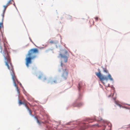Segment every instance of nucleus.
I'll list each match as a JSON object with an SVG mask.
<instances>
[{
    "mask_svg": "<svg viewBox=\"0 0 130 130\" xmlns=\"http://www.w3.org/2000/svg\"><path fill=\"white\" fill-rule=\"evenodd\" d=\"M0 35V52L2 54L4 59L5 62L11 73H14V71L11 62V59L7 47V42L6 39H3V42H1Z\"/></svg>",
    "mask_w": 130,
    "mask_h": 130,
    "instance_id": "f257e3e1",
    "label": "nucleus"
},
{
    "mask_svg": "<svg viewBox=\"0 0 130 130\" xmlns=\"http://www.w3.org/2000/svg\"><path fill=\"white\" fill-rule=\"evenodd\" d=\"M38 52V50L36 48H32L29 50L25 59V64L27 67H28L30 64L32 63V60L36 58V54Z\"/></svg>",
    "mask_w": 130,
    "mask_h": 130,
    "instance_id": "f03ea898",
    "label": "nucleus"
},
{
    "mask_svg": "<svg viewBox=\"0 0 130 130\" xmlns=\"http://www.w3.org/2000/svg\"><path fill=\"white\" fill-rule=\"evenodd\" d=\"M96 75L100 79V81L103 84L106 86H109L110 85L109 83L107 84H106V83L107 82L109 79L111 81L113 80L111 75L109 74L108 76L103 75H102V74H96Z\"/></svg>",
    "mask_w": 130,
    "mask_h": 130,
    "instance_id": "7ed1b4c3",
    "label": "nucleus"
},
{
    "mask_svg": "<svg viewBox=\"0 0 130 130\" xmlns=\"http://www.w3.org/2000/svg\"><path fill=\"white\" fill-rule=\"evenodd\" d=\"M67 52H65V54H66V55H63L62 54H60V55L61 58L64 59V62H67L68 60V55H67Z\"/></svg>",
    "mask_w": 130,
    "mask_h": 130,
    "instance_id": "20e7f679",
    "label": "nucleus"
},
{
    "mask_svg": "<svg viewBox=\"0 0 130 130\" xmlns=\"http://www.w3.org/2000/svg\"><path fill=\"white\" fill-rule=\"evenodd\" d=\"M12 78L13 81V82L15 81V80H16V78L14 74H12Z\"/></svg>",
    "mask_w": 130,
    "mask_h": 130,
    "instance_id": "39448f33",
    "label": "nucleus"
},
{
    "mask_svg": "<svg viewBox=\"0 0 130 130\" xmlns=\"http://www.w3.org/2000/svg\"><path fill=\"white\" fill-rule=\"evenodd\" d=\"M68 76V74H63L62 75V77L63 78L66 79Z\"/></svg>",
    "mask_w": 130,
    "mask_h": 130,
    "instance_id": "423d86ee",
    "label": "nucleus"
},
{
    "mask_svg": "<svg viewBox=\"0 0 130 130\" xmlns=\"http://www.w3.org/2000/svg\"><path fill=\"white\" fill-rule=\"evenodd\" d=\"M27 109L29 111V113L30 115L32 116H33V115L32 114L31 111L28 107H27Z\"/></svg>",
    "mask_w": 130,
    "mask_h": 130,
    "instance_id": "0eeeda50",
    "label": "nucleus"
},
{
    "mask_svg": "<svg viewBox=\"0 0 130 130\" xmlns=\"http://www.w3.org/2000/svg\"><path fill=\"white\" fill-rule=\"evenodd\" d=\"M12 2H14L13 0H10L7 3V4L9 6L12 4Z\"/></svg>",
    "mask_w": 130,
    "mask_h": 130,
    "instance_id": "6e6552de",
    "label": "nucleus"
},
{
    "mask_svg": "<svg viewBox=\"0 0 130 130\" xmlns=\"http://www.w3.org/2000/svg\"><path fill=\"white\" fill-rule=\"evenodd\" d=\"M57 42V41H54L53 40H51L49 42L51 44L56 43Z\"/></svg>",
    "mask_w": 130,
    "mask_h": 130,
    "instance_id": "1a4fd4ad",
    "label": "nucleus"
},
{
    "mask_svg": "<svg viewBox=\"0 0 130 130\" xmlns=\"http://www.w3.org/2000/svg\"><path fill=\"white\" fill-rule=\"evenodd\" d=\"M82 105V104L81 103H80L78 104L77 105H75L74 104H73V106H74L79 107V106H80Z\"/></svg>",
    "mask_w": 130,
    "mask_h": 130,
    "instance_id": "9d476101",
    "label": "nucleus"
},
{
    "mask_svg": "<svg viewBox=\"0 0 130 130\" xmlns=\"http://www.w3.org/2000/svg\"><path fill=\"white\" fill-rule=\"evenodd\" d=\"M103 71L104 72L107 73L108 72V71L107 69L106 68H104L103 69Z\"/></svg>",
    "mask_w": 130,
    "mask_h": 130,
    "instance_id": "9b49d317",
    "label": "nucleus"
},
{
    "mask_svg": "<svg viewBox=\"0 0 130 130\" xmlns=\"http://www.w3.org/2000/svg\"><path fill=\"white\" fill-rule=\"evenodd\" d=\"M19 105H20L22 104H24V103L22 102L21 100H19Z\"/></svg>",
    "mask_w": 130,
    "mask_h": 130,
    "instance_id": "f8f14e48",
    "label": "nucleus"
},
{
    "mask_svg": "<svg viewBox=\"0 0 130 130\" xmlns=\"http://www.w3.org/2000/svg\"><path fill=\"white\" fill-rule=\"evenodd\" d=\"M63 73H67L68 72V71L66 69L63 70Z\"/></svg>",
    "mask_w": 130,
    "mask_h": 130,
    "instance_id": "ddd939ff",
    "label": "nucleus"
},
{
    "mask_svg": "<svg viewBox=\"0 0 130 130\" xmlns=\"http://www.w3.org/2000/svg\"><path fill=\"white\" fill-rule=\"evenodd\" d=\"M35 118L37 120V122L39 124H40L41 122L39 121V120L36 117H35Z\"/></svg>",
    "mask_w": 130,
    "mask_h": 130,
    "instance_id": "4468645a",
    "label": "nucleus"
},
{
    "mask_svg": "<svg viewBox=\"0 0 130 130\" xmlns=\"http://www.w3.org/2000/svg\"><path fill=\"white\" fill-rule=\"evenodd\" d=\"M3 23H0V30L1 28L3 27Z\"/></svg>",
    "mask_w": 130,
    "mask_h": 130,
    "instance_id": "2eb2a0df",
    "label": "nucleus"
},
{
    "mask_svg": "<svg viewBox=\"0 0 130 130\" xmlns=\"http://www.w3.org/2000/svg\"><path fill=\"white\" fill-rule=\"evenodd\" d=\"M13 83H14V86L16 88H17V87H18L17 86V85L15 83V81H14L13 82Z\"/></svg>",
    "mask_w": 130,
    "mask_h": 130,
    "instance_id": "dca6fc26",
    "label": "nucleus"
},
{
    "mask_svg": "<svg viewBox=\"0 0 130 130\" xmlns=\"http://www.w3.org/2000/svg\"><path fill=\"white\" fill-rule=\"evenodd\" d=\"M17 88V91L18 93V94H19L20 93V91H19V90L18 89V87H17V88Z\"/></svg>",
    "mask_w": 130,
    "mask_h": 130,
    "instance_id": "f3484780",
    "label": "nucleus"
},
{
    "mask_svg": "<svg viewBox=\"0 0 130 130\" xmlns=\"http://www.w3.org/2000/svg\"><path fill=\"white\" fill-rule=\"evenodd\" d=\"M8 6V5H7V4L6 5L4 6V7L5 9H6Z\"/></svg>",
    "mask_w": 130,
    "mask_h": 130,
    "instance_id": "a211bd4d",
    "label": "nucleus"
},
{
    "mask_svg": "<svg viewBox=\"0 0 130 130\" xmlns=\"http://www.w3.org/2000/svg\"><path fill=\"white\" fill-rule=\"evenodd\" d=\"M81 87V85H80V84H78V88L79 89Z\"/></svg>",
    "mask_w": 130,
    "mask_h": 130,
    "instance_id": "6ab92c4d",
    "label": "nucleus"
},
{
    "mask_svg": "<svg viewBox=\"0 0 130 130\" xmlns=\"http://www.w3.org/2000/svg\"><path fill=\"white\" fill-rule=\"evenodd\" d=\"M95 19L96 21H98V17H96L95 18Z\"/></svg>",
    "mask_w": 130,
    "mask_h": 130,
    "instance_id": "aec40b11",
    "label": "nucleus"
},
{
    "mask_svg": "<svg viewBox=\"0 0 130 130\" xmlns=\"http://www.w3.org/2000/svg\"><path fill=\"white\" fill-rule=\"evenodd\" d=\"M98 124H94V125H93V126H98Z\"/></svg>",
    "mask_w": 130,
    "mask_h": 130,
    "instance_id": "412c9836",
    "label": "nucleus"
},
{
    "mask_svg": "<svg viewBox=\"0 0 130 130\" xmlns=\"http://www.w3.org/2000/svg\"><path fill=\"white\" fill-rule=\"evenodd\" d=\"M24 104V105H25V106H26V108H27V107H28V106H27V104Z\"/></svg>",
    "mask_w": 130,
    "mask_h": 130,
    "instance_id": "4be33fe9",
    "label": "nucleus"
},
{
    "mask_svg": "<svg viewBox=\"0 0 130 130\" xmlns=\"http://www.w3.org/2000/svg\"><path fill=\"white\" fill-rule=\"evenodd\" d=\"M1 34H2V38H3V33H2V32H1Z\"/></svg>",
    "mask_w": 130,
    "mask_h": 130,
    "instance_id": "5701e85b",
    "label": "nucleus"
},
{
    "mask_svg": "<svg viewBox=\"0 0 130 130\" xmlns=\"http://www.w3.org/2000/svg\"><path fill=\"white\" fill-rule=\"evenodd\" d=\"M62 62H61V65L62 67Z\"/></svg>",
    "mask_w": 130,
    "mask_h": 130,
    "instance_id": "b1692460",
    "label": "nucleus"
},
{
    "mask_svg": "<svg viewBox=\"0 0 130 130\" xmlns=\"http://www.w3.org/2000/svg\"><path fill=\"white\" fill-rule=\"evenodd\" d=\"M44 80H45L46 79V78H45L44 79Z\"/></svg>",
    "mask_w": 130,
    "mask_h": 130,
    "instance_id": "393cba45",
    "label": "nucleus"
},
{
    "mask_svg": "<svg viewBox=\"0 0 130 130\" xmlns=\"http://www.w3.org/2000/svg\"><path fill=\"white\" fill-rule=\"evenodd\" d=\"M41 76H40L39 77V78H41Z\"/></svg>",
    "mask_w": 130,
    "mask_h": 130,
    "instance_id": "a878e982",
    "label": "nucleus"
},
{
    "mask_svg": "<svg viewBox=\"0 0 130 130\" xmlns=\"http://www.w3.org/2000/svg\"><path fill=\"white\" fill-rule=\"evenodd\" d=\"M101 73V72L99 71V72L98 73Z\"/></svg>",
    "mask_w": 130,
    "mask_h": 130,
    "instance_id": "bb28decb",
    "label": "nucleus"
},
{
    "mask_svg": "<svg viewBox=\"0 0 130 130\" xmlns=\"http://www.w3.org/2000/svg\"><path fill=\"white\" fill-rule=\"evenodd\" d=\"M91 122V121H90V122Z\"/></svg>",
    "mask_w": 130,
    "mask_h": 130,
    "instance_id": "cd10ccee",
    "label": "nucleus"
}]
</instances>
